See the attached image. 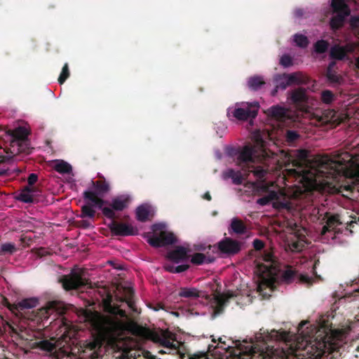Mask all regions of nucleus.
<instances>
[{
	"instance_id": "nucleus-5",
	"label": "nucleus",
	"mask_w": 359,
	"mask_h": 359,
	"mask_svg": "<svg viewBox=\"0 0 359 359\" xmlns=\"http://www.w3.org/2000/svg\"><path fill=\"white\" fill-rule=\"evenodd\" d=\"M92 329L100 337L114 335L121 330L122 323L116 317L105 316L98 312H90L86 316Z\"/></svg>"
},
{
	"instance_id": "nucleus-3",
	"label": "nucleus",
	"mask_w": 359,
	"mask_h": 359,
	"mask_svg": "<svg viewBox=\"0 0 359 359\" xmlns=\"http://www.w3.org/2000/svg\"><path fill=\"white\" fill-rule=\"evenodd\" d=\"M59 302L55 301L49 302L46 306L39 309L36 313L32 311L27 318L33 321L48 319L54 312H59ZM38 304V299L31 297L23 299L16 304H9L8 308L13 313L16 314L19 313L21 316L26 318L25 315L27 314V311L36 307Z\"/></svg>"
},
{
	"instance_id": "nucleus-47",
	"label": "nucleus",
	"mask_w": 359,
	"mask_h": 359,
	"mask_svg": "<svg viewBox=\"0 0 359 359\" xmlns=\"http://www.w3.org/2000/svg\"><path fill=\"white\" fill-rule=\"evenodd\" d=\"M327 223L328 224V226H330L332 229H334L338 225H340L341 222L339 219V215H334L330 217L327 220Z\"/></svg>"
},
{
	"instance_id": "nucleus-39",
	"label": "nucleus",
	"mask_w": 359,
	"mask_h": 359,
	"mask_svg": "<svg viewBox=\"0 0 359 359\" xmlns=\"http://www.w3.org/2000/svg\"><path fill=\"white\" fill-rule=\"evenodd\" d=\"M157 341L161 346L170 350L177 351L178 348V345L177 344H174L172 341H170V340L165 337H158Z\"/></svg>"
},
{
	"instance_id": "nucleus-24",
	"label": "nucleus",
	"mask_w": 359,
	"mask_h": 359,
	"mask_svg": "<svg viewBox=\"0 0 359 359\" xmlns=\"http://www.w3.org/2000/svg\"><path fill=\"white\" fill-rule=\"evenodd\" d=\"M11 154H20V153H29V140H21V141H12L11 142Z\"/></svg>"
},
{
	"instance_id": "nucleus-29",
	"label": "nucleus",
	"mask_w": 359,
	"mask_h": 359,
	"mask_svg": "<svg viewBox=\"0 0 359 359\" xmlns=\"http://www.w3.org/2000/svg\"><path fill=\"white\" fill-rule=\"evenodd\" d=\"M230 229L233 233L241 235L245 234L247 231V228L244 222L237 217H234L231 219Z\"/></svg>"
},
{
	"instance_id": "nucleus-28",
	"label": "nucleus",
	"mask_w": 359,
	"mask_h": 359,
	"mask_svg": "<svg viewBox=\"0 0 359 359\" xmlns=\"http://www.w3.org/2000/svg\"><path fill=\"white\" fill-rule=\"evenodd\" d=\"M273 81L277 85V88L281 90H285L292 83L289 81V74L286 73L276 74L273 77Z\"/></svg>"
},
{
	"instance_id": "nucleus-50",
	"label": "nucleus",
	"mask_w": 359,
	"mask_h": 359,
	"mask_svg": "<svg viewBox=\"0 0 359 359\" xmlns=\"http://www.w3.org/2000/svg\"><path fill=\"white\" fill-rule=\"evenodd\" d=\"M175 264L176 263H174V262L170 261V262L165 263V264L163 265V269L166 271H168L170 273H174L175 268Z\"/></svg>"
},
{
	"instance_id": "nucleus-51",
	"label": "nucleus",
	"mask_w": 359,
	"mask_h": 359,
	"mask_svg": "<svg viewBox=\"0 0 359 359\" xmlns=\"http://www.w3.org/2000/svg\"><path fill=\"white\" fill-rule=\"evenodd\" d=\"M253 247L256 250H261L264 247V243L260 239H255L253 241Z\"/></svg>"
},
{
	"instance_id": "nucleus-58",
	"label": "nucleus",
	"mask_w": 359,
	"mask_h": 359,
	"mask_svg": "<svg viewBox=\"0 0 359 359\" xmlns=\"http://www.w3.org/2000/svg\"><path fill=\"white\" fill-rule=\"evenodd\" d=\"M333 229H332V227L330 226H328V224L326 222V224L324 225L322 228V234L323 235H325L327 232L332 230Z\"/></svg>"
},
{
	"instance_id": "nucleus-2",
	"label": "nucleus",
	"mask_w": 359,
	"mask_h": 359,
	"mask_svg": "<svg viewBox=\"0 0 359 359\" xmlns=\"http://www.w3.org/2000/svg\"><path fill=\"white\" fill-rule=\"evenodd\" d=\"M288 172L294 177H301L300 181L311 187H315L318 183L330 184L335 182L344 172L339 168L338 162L328 156L318 158L313 167L309 172L303 170V174H301L295 169L288 170Z\"/></svg>"
},
{
	"instance_id": "nucleus-19",
	"label": "nucleus",
	"mask_w": 359,
	"mask_h": 359,
	"mask_svg": "<svg viewBox=\"0 0 359 359\" xmlns=\"http://www.w3.org/2000/svg\"><path fill=\"white\" fill-rule=\"evenodd\" d=\"M188 252L189 250L187 248L182 246H177L175 250L168 252L167 259L176 264L187 262L190 257Z\"/></svg>"
},
{
	"instance_id": "nucleus-62",
	"label": "nucleus",
	"mask_w": 359,
	"mask_h": 359,
	"mask_svg": "<svg viewBox=\"0 0 359 359\" xmlns=\"http://www.w3.org/2000/svg\"><path fill=\"white\" fill-rule=\"evenodd\" d=\"M8 169H0V177H2V176H8L9 175V172H8Z\"/></svg>"
},
{
	"instance_id": "nucleus-6",
	"label": "nucleus",
	"mask_w": 359,
	"mask_h": 359,
	"mask_svg": "<svg viewBox=\"0 0 359 359\" xmlns=\"http://www.w3.org/2000/svg\"><path fill=\"white\" fill-rule=\"evenodd\" d=\"M259 104L257 102L236 103L227 109L226 116L229 120L247 121L255 118L258 113Z\"/></svg>"
},
{
	"instance_id": "nucleus-57",
	"label": "nucleus",
	"mask_w": 359,
	"mask_h": 359,
	"mask_svg": "<svg viewBox=\"0 0 359 359\" xmlns=\"http://www.w3.org/2000/svg\"><path fill=\"white\" fill-rule=\"evenodd\" d=\"M351 25L353 27H359V17H353L351 20Z\"/></svg>"
},
{
	"instance_id": "nucleus-23",
	"label": "nucleus",
	"mask_w": 359,
	"mask_h": 359,
	"mask_svg": "<svg viewBox=\"0 0 359 359\" xmlns=\"http://www.w3.org/2000/svg\"><path fill=\"white\" fill-rule=\"evenodd\" d=\"M351 50V47L349 46H341L339 45H334L330 50V57L331 59L342 60H344L347 53Z\"/></svg>"
},
{
	"instance_id": "nucleus-9",
	"label": "nucleus",
	"mask_w": 359,
	"mask_h": 359,
	"mask_svg": "<svg viewBox=\"0 0 359 359\" xmlns=\"http://www.w3.org/2000/svg\"><path fill=\"white\" fill-rule=\"evenodd\" d=\"M161 228L162 226L158 224H155L151 227L154 234L148 238L147 242L152 247L160 248L172 245L177 241L172 232L161 231Z\"/></svg>"
},
{
	"instance_id": "nucleus-55",
	"label": "nucleus",
	"mask_w": 359,
	"mask_h": 359,
	"mask_svg": "<svg viewBox=\"0 0 359 359\" xmlns=\"http://www.w3.org/2000/svg\"><path fill=\"white\" fill-rule=\"evenodd\" d=\"M297 157L302 161H306L308 157V151L304 149L299 150L297 152Z\"/></svg>"
},
{
	"instance_id": "nucleus-18",
	"label": "nucleus",
	"mask_w": 359,
	"mask_h": 359,
	"mask_svg": "<svg viewBox=\"0 0 359 359\" xmlns=\"http://www.w3.org/2000/svg\"><path fill=\"white\" fill-rule=\"evenodd\" d=\"M33 348L39 349L40 351L50 354H55L57 351V346L55 344V339H41L32 343ZM54 359H59L57 355H53Z\"/></svg>"
},
{
	"instance_id": "nucleus-64",
	"label": "nucleus",
	"mask_w": 359,
	"mask_h": 359,
	"mask_svg": "<svg viewBox=\"0 0 359 359\" xmlns=\"http://www.w3.org/2000/svg\"><path fill=\"white\" fill-rule=\"evenodd\" d=\"M279 89L280 88H277V85H276L275 88L271 91V95L276 96Z\"/></svg>"
},
{
	"instance_id": "nucleus-1",
	"label": "nucleus",
	"mask_w": 359,
	"mask_h": 359,
	"mask_svg": "<svg viewBox=\"0 0 359 359\" xmlns=\"http://www.w3.org/2000/svg\"><path fill=\"white\" fill-rule=\"evenodd\" d=\"M259 332L256 334V341L252 344V351L258 353L262 359H292L299 350H302L309 355V359H319L327 352H333L339 348V343L342 342L346 333L343 330H334L331 333L323 336L318 335L314 340L304 339L298 341L294 346L283 347L276 344L280 341L283 345L287 346L290 341V333L285 331L271 330L265 336Z\"/></svg>"
},
{
	"instance_id": "nucleus-8",
	"label": "nucleus",
	"mask_w": 359,
	"mask_h": 359,
	"mask_svg": "<svg viewBox=\"0 0 359 359\" xmlns=\"http://www.w3.org/2000/svg\"><path fill=\"white\" fill-rule=\"evenodd\" d=\"M262 263L257 264V273L262 278H273L279 272L278 262L270 251L264 250L262 255Z\"/></svg>"
},
{
	"instance_id": "nucleus-4",
	"label": "nucleus",
	"mask_w": 359,
	"mask_h": 359,
	"mask_svg": "<svg viewBox=\"0 0 359 359\" xmlns=\"http://www.w3.org/2000/svg\"><path fill=\"white\" fill-rule=\"evenodd\" d=\"M179 296L185 298L204 299L206 303L213 309L214 315L217 316L223 313L230 299L236 297V293L233 291H227L222 294H208L195 287H182L179 292Z\"/></svg>"
},
{
	"instance_id": "nucleus-46",
	"label": "nucleus",
	"mask_w": 359,
	"mask_h": 359,
	"mask_svg": "<svg viewBox=\"0 0 359 359\" xmlns=\"http://www.w3.org/2000/svg\"><path fill=\"white\" fill-rule=\"evenodd\" d=\"M6 155H0V164L1 163H11L16 154H11L10 149L6 151Z\"/></svg>"
},
{
	"instance_id": "nucleus-61",
	"label": "nucleus",
	"mask_w": 359,
	"mask_h": 359,
	"mask_svg": "<svg viewBox=\"0 0 359 359\" xmlns=\"http://www.w3.org/2000/svg\"><path fill=\"white\" fill-rule=\"evenodd\" d=\"M236 174V172L233 170L231 169L228 171L226 177H230L233 180V177H235Z\"/></svg>"
},
{
	"instance_id": "nucleus-30",
	"label": "nucleus",
	"mask_w": 359,
	"mask_h": 359,
	"mask_svg": "<svg viewBox=\"0 0 359 359\" xmlns=\"http://www.w3.org/2000/svg\"><path fill=\"white\" fill-rule=\"evenodd\" d=\"M215 259L214 257H207L203 253L196 252L191 256V262L195 265H201L204 263H212Z\"/></svg>"
},
{
	"instance_id": "nucleus-34",
	"label": "nucleus",
	"mask_w": 359,
	"mask_h": 359,
	"mask_svg": "<svg viewBox=\"0 0 359 359\" xmlns=\"http://www.w3.org/2000/svg\"><path fill=\"white\" fill-rule=\"evenodd\" d=\"M149 210L145 205H140L136 209V218L141 222H145L149 219Z\"/></svg>"
},
{
	"instance_id": "nucleus-35",
	"label": "nucleus",
	"mask_w": 359,
	"mask_h": 359,
	"mask_svg": "<svg viewBox=\"0 0 359 359\" xmlns=\"http://www.w3.org/2000/svg\"><path fill=\"white\" fill-rule=\"evenodd\" d=\"M326 77L329 82L334 85H340L344 83L343 77L338 74L335 70L326 71Z\"/></svg>"
},
{
	"instance_id": "nucleus-33",
	"label": "nucleus",
	"mask_w": 359,
	"mask_h": 359,
	"mask_svg": "<svg viewBox=\"0 0 359 359\" xmlns=\"http://www.w3.org/2000/svg\"><path fill=\"white\" fill-rule=\"evenodd\" d=\"M94 207L92 204L87 201V203L81 207V212L80 217L81 218H90L93 219L95 216V210L93 208Z\"/></svg>"
},
{
	"instance_id": "nucleus-20",
	"label": "nucleus",
	"mask_w": 359,
	"mask_h": 359,
	"mask_svg": "<svg viewBox=\"0 0 359 359\" xmlns=\"http://www.w3.org/2000/svg\"><path fill=\"white\" fill-rule=\"evenodd\" d=\"M131 198L128 195H120L114 197L109 202V205L111 209L115 211H123L127 208L130 203Z\"/></svg>"
},
{
	"instance_id": "nucleus-32",
	"label": "nucleus",
	"mask_w": 359,
	"mask_h": 359,
	"mask_svg": "<svg viewBox=\"0 0 359 359\" xmlns=\"http://www.w3.org/2000/svg\"><path fill=\"white\" fill-rule=\"evenodd\" d=\"M246 171L248 172L247 175H248L250 172H252L258 181L263 180L267 174L266 170L260 166H255L252 164L247 168Z\"/></svg>"
},
{
	"instance_id": "nucleus-22",
	"label": "nucleus",
	"mask_w": 359,
	"mask_h": 359,
	"mask_svg": "<svg viewBox=\"0 0 359 359\" xmlns=\"http://www.w3.org/2000/svg\"><path fill=\"white\" fill-rule=\"evenodd\" d=\"M288 112V110L285 107L276 105L268 109L266 113L269 116L278 121H285L286 119L289 118Z\"/></svg>"
},
{
	"instance_id": "nucleus-44",
	"label": "nucleus",
	"mask_w": 359,
	"mask_h": 359,
	"mask_svg": "<svg viewBox=\"0 0 359 359\" xmlns=\"http://www.w3.org/2000/svg\"><path fill=\"white\" fill-rule=\"evenodd\" d=\"M294 41L296 45L300 48H306L309 45L308 38L300 34H296L294 36Z\"/></svg>"
},
{
	"instance_id": "nucleus-41",
	"label": "nucleus",
	"mask_w": 359,
	"mask_h": 359,
	"mask_svg": "<svg viewBox=\"0 0 359 359\" xmlns=\"http://www.w3.org/2000/svg\"><path fill=\"white\" fill-rule=\"evenodd\" d=\"M28 132L27 130L22 127H19L17 129H15L13 132V141H21V140H28Z\"/></svg>"
},
{
	"instance_id": "nucleus-60",
	"label": "nucleus",
	"mask_w": 359,
	"mask_h": 359,
	"mask_svg": "<svg viewBox=\"0 0 359 359\" xmlns=\"http://www.w3.org/2000/svg\"><path fill=\"white\" fill-rule=\"evenodd\" d=\"M336 66V62L332 61L329 63L328 67L327 68V71H332L334 70V67Z\"/></svg>"
},
{
	"instance_id": "nucleus-42",
	"label": "nucleus",
	"mask_w": 359,
	"mask_h": 359,
	"mask_svg": "<svg viewBox=\"0 0 359 359\" xmlns=\"http://www.w3.org/2000/svg\"><path fill=\"white\" fill-rule=\"evenodd\" d=\"M215 348V346L212 345H208L206 350L201 351H197L189 356V359H209L208 358V353L211 352L212 348Z\"/></svg>"
},
{
	"instance_id": "nucleus-48",
	"label": "nucleus",
	"mask_w": 359,
	"mask_h": 359,
	"mask_svg": "<svg viewBox=\"0 0 359 359\" xmlns=\"http://www.w3.org/2000/svg\"><path fill=\"white\" fill-rule=\"evenodd\" d=\"M280 64L284 67H289L292 65V59L289 55H283L280 60Z\"/></svg>"
},
{
	"instance_id": "nucleus-7",
	"label": "nucleus",
	"mask_w": 359,
	"mask_h": 359,
	"mask_svg": "<svg viewBox=\"0 0 359 359\" xmlns=\"http://www.w3.org/2000/svg\"><path fill=\"white\" fill-rule=\"evenodd\" d=\"M350 0H332L331 8L332 17L330 20V27L332 31H337L344 27L346 18L350 15L351 10L348 5Z\"/></svg>"
},
{
	"instance_id": "nucleus-10",
	"label": "nucleus",
	"mask_w": 359,
	"mask_h": 359,
	"mask_svg": "<svg viewBox=\"0 0 359 359\" xmlns=\"http://www.w3.org/2000/svg\"><path fill=\"white\" fill-rule=\"evenodd\" d=\"M83 197L86 201H89L93 207L97 208L102 210L104 217L108 219H113L116 218V214L111 208L104 207V205H109L108 201L104 200L100 195L94 194L91 191H85L83 193Z\"/></svg>"
},
{
	"instance_id": "nucleus-54",
	"label": "nucleus",
	"mask_w": 359,
	"mask_h": 359,
	"mask_svg": "<svg viewBox=\"0 0 359 359\" xmlns=\"http://www.w3.org/2000/svg\"><path fill=\"white\" fill-rule=\"evenodd\" d=\"M33 251H34L39 257H45L48 254V251L44 248L34 249Z\"/></svg>"
},
{
	"instance_id": "nucleus-49",
	"label": "nucleus",
	"mask_w": 359,
	"mask_h": 359,
	"mask_svg": "<svg viewBox=\"0 0 359 359\" xmlns=\"http://www.w3.org/2000/svg\"><path fill=\"white\" fill-rule=\"evenodd\" d=\"M299 137L297 132L294 130H287L286 133V139L288 142H293Z\"/></svg>"
},
{
	"instance_id": "nucleus-16",
	"label": "nucleus",
	"mask_w": 359,
	"mask_h": 359,
	"mask_svg": "<svg viewBox=\"0 0 359 359\" xmlns=\"http://www.w3.org/2000/svg\"><path fill=\"white\" fill-rule=\"evenodd\" d=\"M218 250L224 255H234L241 250V243L225 237L217 243Z\"/></svg>"
},
{
	"instance_id": "nucleus-45",
	"label": "nucleus",
	"mask_w": 359,
	"mask_h": 359,
	"mask_svg": "<svg viewBox=\"0 0 359 359\" xmlns=\"http://www.w3.org/2000/svg\"><path fill=\"white\" fill-rule=\"evenodd\" d=\"M70 73L67 63H65L62 69L61 73L58 77V83L62 85L69 77Z\"/></svg>"
},
{
	"instance_id": "nucleus-11",
	"label": "nucleus",
	"mask_w": 359,
	"mask_h": 359,
	"mask_svg": "<svg viewBox=\"0 0 359 359\" xmlns=\"http://www.w3.org/2000/svg\"><path fill=\"white\" fill-rule=\"evenodd\" d=\"M65 290H79L89 284L88 280L82 277L81 273L74 270L68 275H63L59 279Z\"/></svg>"
},
{
	"instance_id": "nucleus-25",
	"label": "nucleus",
	"mask_w": 359,
	"mask_h": 359,
	"mask_svg": "<svg viewBox=\"0 0 359 359\" xmlns=\"http://www.w3.org/2000/svg\"><path fill=\"white\" fill-rule=\"evenodd\" d=\"M308 97L305 88H299L292 90L290 93V100L294 104H302L306 102Z\"/></svg>"
},
{
	"instance_id": "nucleus-37",
	"label": "nucleus",
	"mask_w": 359,
	"mask_h": 359,
	"mask_svg": "<svg viewBox=\"0 0 359 359\" xmlns=\"http://www.w3.org/2000/svg\"><path fill=\"white\" fill-rule=\"evenodd\" d=\"M17 248L15 244L11 243H5L1 245L0 255H13L17 251Z\"/></svg>"
},
{
	"instance_id": "nucleus-52",
	"label": "nucleus",
	"mask_w": 359,
	"mask_h": 359,
	"mask_svg": "<svg viewBox=\"0 0 359 359\" xmlns=\"http://www.w3.org/2000/svg\"><path fill=\"white\" fill-rule=\"evenodd\" d=\"M189 267L190 266L189 264H181V265L175 266L174 273H180L186 271L187 270H188L189 269Z\"/></svg>"
},
{
	"instance_id": "nucleus-31",
	"label": "nucleus",
	"mask_w": 359,
	"mask_h": 359,
	"mask_svg": "<svg viewBox=\"0 0 359 359\" xmlns=\"http://www.w3.org/2000/svg\"><path fill=\"white\" fill-rule=\"evenodd\" d=\"M264 84L265 81L261 76L255 75L250 77L248 80L249 88L255 91L259 90Z\"/></svg>"
},
{
	"instance_id": "nucleus-26",
	"label": "nucleus",
	"mask_w": 359,
	"mask_h": 359,
	"mask_svg": "<svg viewBox=\"0 0 359 359\" xmlns=\"http://www.w3.org/2000/svg\"><path fill=\"white\" fill-rule=\"evenodd\" d=\"M34 192V188L26 187L18 195V199L26 203H32L35 201Z\"/></svg>"
},
{
	"instance_id": "nucleus-53",
	"label": "nucleus",
	"mask_w": 359,
	"mask_h": 359,
	"mask_svg": "<svg viewBox=\"0 0 359 359\" xmlns=\"http://www.w3.org/2000/svg\"><path fill=\"white\" fill-rule=\"evenodd\" d=\"M38 180V175L35 173H31L28 178L27 182L29 186L34 185Z\"/></svg>"
},
{
	"instance_id": "nucleus-14",
	"label": "nucleus",
	"mask_w": 359,
	"mask_h": 359,
	"mask_svg": "<svg viewBox=\"0 0 359 359\" xmlns=\"http://www.w3.org/2000/svg\"><path fill=\"white\" fill-rule=\"evenodd\" d=\"M103 341L100 337L86 341L83 346V357L88 359H97L102 356Z\"/></svg>"
},
{
	"instance_id": "nucleus-38",
	"label": "nucleus",
	"mask_w": 359,
	"mask_h": 359,
	"mask_svg": "<svg viewBox=\"0 0 359 359\" xmlns=\"http://www.w3.org/2000/svg\"><path fill=\"white\" fill-rule=\"evenodd\" d=\"M54 168L57 172L62 174H68L72 169L71 165L64 161L57 163Z\"/></svg>"
},
{
	"instance_id": "nucleus-36",
	"label": "nucleus",
	"mask_w": 359,
	"mask_h": 359,
	"mask_svg": "<svg viewBox=\"0 0 359 359\" xmlns=\"http://www.w3.org/2000/svg\"><path fill=\"white\" fill-rule=\"evenodd\" d=\"M349 182L348 184L344 185V189L346 191L359 192V175H354L349 177Z\"/></svg>"
},
{
	"instance_id": "nucleus-27",
	"label": "nucleus",
	"mask_w": 359,
	"mask_h": 359,
	"mask_svg": "<svg viewBox=\"0 0 359 359\" xmlns=\"http://www.w3.org/2000/svg\"><path fill=\"white\" fill-rule=\"evenodd\" d=\"M288 74L289 81H290L292 84H308L310 81L309 77L301 72H297Z\"/></svg>"
},
{
	"instance_id": "nucleus-43",
	"label": "nucleus",
	"mask_w": 359,
	"mask_h": 359,
	"mask_svg": "<svg viewBox=\"0 0 359 359\" xmlns=\"http://www.w3.org/2000/svg\"><path fill=\"white\" fill-rule=\"evenodd\" d=\"M320 99L323 103L330 104L335 100V95L331 90H325L321 93Z\"/></svg>"
},
{
	"instance_id": "nucleus-63",
	"label": "nucleus",
	"mask_w": 359,
	"mask_h": 359,
	"mask_svg": "<svg viewBox=\"0 0 359 359\" xmlns=\"http://www.w3.org/2000/svg\"><path fill=\"white\" fill-rule=\"evenodd\" d=\"M203 198L207 200V201H211L212 197H211V196H210L209 192H206L203 195Z\"/></svg>"
},
{
	"instance_id": "nucleus-12",
	"label": "nucleus",
	"mask_w": 359,
	"mask_h": 359,
	"mask_svg": "<svg viewBox=\"0 0 359 359\" xmlns=\"http://www.w3.org/2000/svg\"><path fill=\"white\" fill-rule=\"evenodd\" d=\"M281 280L285 283H291L294 280L310 287L313 285V278L308 274H299L292 266H287L280 273Z\"/></svg>"
},
{
	"instance_id": "nucleus-15",
	"label": "nucleus",
	"mask_w": 359,
	"mask_h": 359,
	"mask_svg": "<svg viewBox=\"0 0 359 359\" xmlns=\"http://www.w3.org/2000/svg\"><path fill=\"white\" fill-rule=\"evenodd\" d=\"M111 219V223L108 225L111 233L118 236H133L137 233V229L130 224L123 222H118Z\"/></svg>"
},
{
	"instance_id": "nucleus-56",
	"label": "nucleus",
	"mask_w": 359,
	"mask_h": 359,
	"mask_svg": "<svg viewBox=\"0 0 359 359\" xmlns=\"http://www.w3.org/2000/svg\"><path fill=\"white\" fill-rule=\"evenodd\" d=\"M232 180L233 184L239 185L243 183V177L241 174L236 173L235 177H233Z\"/></svg>"
},
{
	"instance_id": "nucleus-17",
	"label": "nucleus",
	"mask_w": 359,
	"mask_h": 359,
	"mask_svg": "<svg viewBox=\"0 0 359 359\" xmlns=\"http://www.w3.org/2000/svg\"><path fill=\"white\" fill-rule=\"evenodd\" d=\"M253 152L254 149L250 145H245L238 149L234 154L237 163L241 166L248 168L254 163Z\"/></svg>"
},
{
	"instance_id": "nucleus-59",
	"label": "nucleus",
	"mask_w": 359,
	"mask_h": 359,
	"mask_svg": "<svg viewBox=\"0 0 359 359\" xmlns=\"http://www.w3.org/2000/svg\"><path fill=\"white\" fill-rule=\"evenodd\" d=\"M80 226L84 229H87L91 226L90 223L87 220H81L79 222Z\"/></svg>"
},
{
	"instance_id": "nucleus-40",
	"label": "nucleus",
	"mask_w": 359,
	"mask_h": 359,
	"mask_svg": "<svg viewBox=\"0 0 359 359\" xmlns=\"http://www.w3.org/2000/svg\"><path fill=\"white\" fill-rule=\"evenodd\" d=\"M330 44L327 41L320 39L314 43V50L318 54H323L327 50Z\"/></svg>"
},
{
	"instance_id": "nucleus-13",
	"label": "nucleus",
	"mask_w": 359,
	"mask_h": 359,
	"mask_svg": "<svg viewBox=\"0 0 359 359\" xmlns=\"http://www.w3.org/2000/svg\"><path fill=\"white\" fill-rule=\"evenodd\" d=\"M282 196L276 191H270L265 196L258 198L257 203L264 206L272 203L273 207L276 209H288L290 203L287 201L281 200Z\"/></svg>"
},
{
	"instance_id": "nucleus-21",
	"label": "nucleus",
	"mask_w": 359,
	"mask_h": 359,
	"mask_svg": "<svg viewBox=\"0 0 359 359\" xmlns=\"http://www.w3.org/2000/svg\"><path fill=\"white\" fill-rule=\"evenodd\" d=\"M90 189L88 191H91L94 194L105 196L110 191L111 186L107 180L94 181L90 182Z\"/></svg>"
}]
</instances>
